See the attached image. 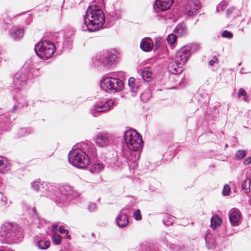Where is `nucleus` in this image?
<instances>
[{"instance_id":"obj_1","label":"nucleus","mask_w":251,"mask_h":251,"mask_svg":"<svg viewBox=\"0 0 251 251\" xmlns=\"http://www.w3.org/2000/svg\"><path fill=\"white\" fill-rule=\"evenodd\" d=\"M98 5H92L87 9L82 25L83 31L93 32L101 28L105 21L104 15L101 9L104 6L105 0H95Z\"/></svg>"},{"instance_id":"obj_2","label":"nucleus","mask_w":251,"mask_h":251,"mask_svg":"<svg viewBox=\"0 0 251 251\" xmlns=\"http://www.w3.org/2000/svg\"><path fill=\"white\" fill-rule=\"evenodd\" d=\"M124 139L128 149L123 151L124 156L128 161L136 162L139 159L140 152L143 147L141 135L134 129L127 130L124 133Z\"/></svg>"},{"instance_id":"obj_3","label":"nucleus","mask_w":251,"mask_h":251,"mask_svg":"<svg viewBox=\"0 0 251 251\" xmlns=\"http://www.w3.org/2000/svg\"><path fill=\"white\" fill-rule=\"evenodd\" d=\"M20 227L15 223H4L1 228L0 240L5 243L13 244L22 236Z\"/></svg>"},{"instance_id":"obj_4","label":"nucleus","mask_w":251,"mask_h":251,"mask_svg":"<svg viewBox=\"0 0 251 251\" xmlns=\"http://www.w3.org/2000/svg\"><path fill=\"white\" fill-rule=\"evenodd\" d=\"M68 158L69 162L77 168H84L90 163V158L88 154L79 148L71 150Z\"/></svg>"},{"instance_id":"obj_5","label":"nucleus","mask_w":251,"mask_h":251,"mask_svg":"<svg viewBox=\"0 0 251 251\" xmlns=\"http://www.w3.org/2000/svg\"><path fill=\"white\" fill-rule=\"evenodd\" d=\"M34 50L40 58L46 59L54 52L55 46L50 41L44 40L38 43L35 46Z\"/></svg>"},{"instance_id":"obj_6","label":"nucleus","mask_w":251,"mask_h":251,"mask_svg":"<svg viewBox=\"0 0 251 251\" xmlns=\"http://www.w3.org/2000/svg\"><path fill=\"white\" fill-rule=\"evenodd\" d=\"M200 49L198 44H192L191 46L182 48L178 50L174 59V61L180 66H183L188 60L192 53Z\"/></svg>"},{"instance_id":"obj_7","label":"nucleus","mask_w":251,"mask_h":251,"mask_svg":"<svg viewBox=\"0 0 251 251\" xmlns=\"http://www.w3.org/2000/svg\"><path fill=\"white\" fill-rule=\"evenodd\" d=\"M100 87L105 91L117 92L122 90L124 85L119 78L109 76L101 80Z\"/></svg>"},{"instance_id":"obj_8","label":"nucleus","mask_w":251,"mask_h":251,"mask_svg":"<svg viewBox=\"0 0 251 251\" xmlns=\"http://www.w3.org/2000/svg\"><path fill=\"white\" fill-rule=\"evenodd\" d=\"M74 192L73 188L69 185H64L60 188L57 195L52 196L50 198L53 200L56 203H62L64 201H69L72 199ZM53 195H55L53 194Z\"/></svg>"},{"instance_id":"obj_9","label":"nucleus","mask_w":251,"mask_h":251,"mask_svg":"<svg viewBox=\"0 0 251 251\" xmlns=\"http://www.w3.org/2000/svg\"><path fill=\"white\" fill-rule=\"evenodd\" d=\"M96 144L100 147H103L109 145L113 141L112 136L105 131L99 133L95 139Z\"/></svg>"},{"instance_id":"obj_10","label":"nucleus","mask_w":251,"mask_h":251,"mask_svg":"<svg viewBox=\"0 0 251 251\" xmlns=\"http://www.w3.org/2000/svg\"><path fill=\"white\" fill-rule=\"evenodd\" d=\"M117 57V52L115 51H111L104 52L99 58L97 56V59H100L104 65L110 66L116 61Z\"/></svg>"},{"instance_id":"obj_11","label":"nucleus","mask_w":251,"mask_h":251,"mask_svg":"<svg viewBox=\"0 0 251 251\" xmlns=\"http://www.w3.org/2000/svg\"><path fill=\"white\" fill-rule=\"evenodd\" d=\"M32 188L42 193V195H44V193L47 195V197H51V191L53 190L54 187L51 186H48L45 183H42L39 181H35L32 183Z\"/></svg>"},{"instance_id":"obj_12","label":"nucleus","mask_w":251,"mask_h":251,"mask_svg":"<svg viewBox=\"0 0 251 251\" xmlns=\"http://www.w3.org/2000/svg\"><path fill=\"white\" fill-rule=\"evenodd\" d=\"M174 0H156L153 7L156 13L163 12L168 9L173 4Z\"/></svg>"},{"instance_id":"obj_13","label":"nucleus","mask_w":251,"mask_h":251,"mask_svg":"<svg viewBox=\"0 0 251 251\" xmlns=\"http://www.w3.org/2000/svg\"><path fill=\"white\" fill-rule=\"evenodd\" d=\"M27 76L25 74L22 72L17 73L13 78V84L17 89H21L25 85Z\"/></svg>"},{"instance_id":"obj_14","label":"nucleus","mask_w":251,"mask_h":251,"mask_svg":"<svg viewBox=\"0 0 251 251\" xmlns=\"http://www.w3.org/2000/svg\"><path fill=\"white\" fill-rule=\"evenodd\" d=\"M128 210V207H125L122 209L116 218V223L119 227H125L127 225L128 218L127 215V211Z\"/></svg>"},{"instance_id":"obj_15","label":"nucleus","mask_w":251,"mask_h":251,"mask_svg":"<svg viewBox=\"0 0 251 251\" xmlns=\"http://www.w3.org/2000/svg\"><path fill=\"white\" fill-rule=\"evenodd\" d=\"M229 219L232 226H237L241 221V212L236 208L231 209L228 213Z\"/></svg>"},{"instance_id":"obj_16","label":"nucleus","mask_w":251,"mask_h":251,"mask_svg":"<svg viewBox=\"0 0 251 251\" xmlns=\"http://www.w3.org/2000/svg\"><path fill=\"white\" fill-rule=\"evenodd\" d=\"M34 241L36 246L41 250L48 249L50 245V242L43 238L41 235L35 236Z\"/></svg>"},{"instance_id":"obj_17","label":"nucleus","mask_w":251,"mask_h":251,"mask_svg":"<svg viewBox=\"0 0 251 251\" xmlns=\"http://www.w3.org/2000/svg\"><path fill=\"white\" fill-rule=\"evenodd\" d=\"M105 112L102 101H97L91 109V113L94 117H98L100 113Z\"/></svg>"},{"instance_id":"obj_18","label":"nucleus","mask_w":251,"mask_h":251,"mask_svg":"<svg viewBox=\"0 0 251 251\" xmlns=\"http://www.w3.org/2000/svg\"><path fill=\"white\" fill-rule=\"evenodd\" d=\"M160 16L163 18L164 22L167 24L175 23L179 17V15L176 12L167 13L165 15L160 14Z\"/></svg>"},{"instance_id":"obj_19","label":"nucleus","mask_w":251,"mask_h":251,"mask_svg":"<svg viewBox=\"0 0 251 251\" xmlns=\"http://www.w3.org/2000/svg\"><path fill=\"white\" fill-rule=\"evenodd\" d=\"M80 148L79 149L87 153L88 156L90 154L94 155L96 152V149L94 144L89 141L82 143L80 145Z\"/></svg>"},{"instance_id":"obj_20","label":"nucleus","mask_w":251,"mask_h":251,"mask_svg":"<svg viewBox=\"0 0 251 251\" xmlns=\"http://www.w3.org/2000/svg\"><path fill=\"white\" fill-rule=\"evenodd\" d=\"M174 32L178 37L186 35L188 33L186 25L183 23L178 24L175 28Z\"/></svg>"},{"instance_id":"obj_21","label":"nucleus","mask_w":251,"mask_h":251,"mask_svg":"<svg viewBox=\"0 0 251 251\" xmlns=\"http://www.w3.org/2000/svg\"><path fill=\"white\" fill-rule=\"evenodd\" d=\"M57 226L58 224L53 225L50 229V232L52 234H50V235L52 236V239L53 243L55 245L60 244L62 240L61 236L55 232Z\"/></svg>"},{"instance_id":"obj_22","label":"nucleus","mask_w":251,"mask_h":251,"mask_svg":"<svg viewBox=\"0 0 251 251\" xmlns=\"http://www.w3.org/2000/svg\"><path fill=\"white\" fill-rule=\"evenodd\" d=\"M10 169V163L7 159L0 156V173H4Z\"/></svg>"},{"instance_id":"obj_23","label":"nucleus","mask_w":251,"mask_h":251,"mask_svg":"<svg viewBox=\"0 0 251 251\" xmlns=\"http://www.w3.org/2000/svg\"><path fill=\"white\" fill-rule=\"evenodd\" d=\"M183 66H180L179 64L176 63L174 61V63L169 66L168 70L170 73L173 75H177L181 74L183 71Z\"/></svg>"},{"instance_id":"obj_24","label":"nucleus","mask_w":251,"mask_h":251,"mask_svg":"<svg viewBox=\"0 0 251 251\" xmlns=\"http://www.w3.org/2000/svg\"><path fill=\"white\" fill-rule=\"evenodd\" d=\"M152 74L151 69L149 67L144 68L141 73L142 77L147 81H150L151 80Z\"/></svg>"},{"instance_id":"obj_25","label":"nucleus","mask_w":251,"mask_h":251,"mask_svg":"<svg viewBox=\"0 0 251 251\" xmlns=\"http://www.w3.org/2000/svg\"><path fill=\"white\" fill-rule=\"evenodd\" d=\"M152 47V40L150 38L143 39L140 44L141 48L144 51H148Z\"/></svg>"},{"instance_id":"obj_26","label":"nucleus","mask_w":251,"mask_h":251,"mask_svg":"<svg viewBox=\"0 0 251 251\" xmlns=\"http://www.w3.org/2000/svg\"><path fill=\"white\" fill-rule=\"evenodd\" d=\"M211 227L213 229H215L219 226L222 223V219L217 214H215L211 219Z\"/></svg>"},{"instance_id":"obj_27","label":"nucleus","mask_w":251,"mask_h":251,"mask_svg":"<svg viewBox=\"0 0 251 251\" xmlns=\"http://www.w3.org/2000/svg\"><path fill=\"white\" fill-rule=\"evenodd\" d=\"M24 30L22 28H17L13 31L11 32L10 35L12 38L15 40L21 39L23 37Z\"/></svg>"},{"instance_id":"obj_28","label":"nucleus","mask_w":251,"mask_h":251,"mask_svg":"<svg viewBox=\"0 0 251 251\" xmlns=\"http://www.w3.org/2000/svg\"><path fill=\"white\" fill-rule=\"evenodd\" d=\"M104 165L102 163L100 162H96L91 165L90 170L92 173H96L102 169Z\"/></svg>"},{"instance_id":"obj_29","label":"nucleus","mask_w":251,"mask_h":251,"mask_svg":"<svg viewBox=\"0 0 251 251\" xmlns=\"http://www.w3.org/2000/svg\"><path fill=\"white\" fill-rule=\"evenodd\" d=\"M251 181L248 179H246L241 184V189L245 193H248L250 192Z\"/></svg>"},{"instance_id":"obj_30","label":"nucleus","mask_w":251,"mask_h":251,"mask_svg":"<svg viewBox=\"0 0 251 251\" xmlns=\"http://www.w3.org/2000/svg\"><path fill=\"white\" fill-rule=\"evenodd\" d=\"M151 96V92L149 90H146L141 94V100L144 102H147L150 99Z\"/></svg>"},{"instance_id":"obj_31","label":"nucleus","mask_w":251,"mask_h":251,"mask_svg":"<svg viewBox=\"0 0 251 251\" xmlns=\"http://www.w3.org/2000/svg\"><path fill=\"white\" fill-rule=\"evenodd\" d=\"M102 103L106 112L112 108V107L114 104L113 100L111 99H109L105 101H102Z\"/></svg>"},{"instance_id":"obj_32","label":"nucleus","mask_w":251,"mask_h":251,"mask_svg":"<svg viewBox=\"0 0 251 251\" xmlns=\"http://www.w3.org/2000/svg\"><path fill=\"white\" fill-rule=\"evenodd\" d=\"M208 237L206 236L205 238L206 243L209 249L214 248L216 245V241H215L213 237H209L208 240Z\"/></svg>"},{"instance_id":"obj_33","label":"nucleus","mask_w":251,"mask_h":251,"mask_svg":"<svg viewBox=\"0 0 251 251\" xmlns=\"http://www.w3.org/2000/svg\"><path fill=\"white\" fill-rule=\"evenodd\" d=\"M18 104L15 105L14 106L12 112H14L17 109L18 107L22 108L24 107L25 105H27V104L25 100H24L23 99L18 100Z\"/></svg>"},{"instance_id":"obj_34","label":"nucleus","mask_w":251,"mask_h":251,"mask_svg":"<svg viewBox=\"0 0 251 251\" xmlns=\"http://www.w3.org/2000/svg\"><path fill=\"white\" fill-rule=\"evenodd\" d=\"M174 222V217L169 215H166L165 219L163 220V222L165 225L169 226L173 224Z\"/></svg>"},{"instance_id":"obj_35","label":"nucleus","mask_w":251,"mask_h":251,"mask_svg":"<svg viewBox=\"0 0 251 251\" xmlns=\"http://www.w3.org/2000/svg\"><path fill=\"white\" fill-rule=\"evenodd\" d=\"M176 36L175 34H170L167 37V41L169 44L172 46L174 44L176 40Z\"/></svg>"},{"instance_id":"obj_36","label":"nucleus","mask_w":251,"mask_h":251,"mask_svg":"<svg viewBox=\"0 0 251 251\" xmlns=\"http://www.w3.org/2000/svg\"><path fill=\"white\" fill-rule=\"evenodd\" d=\"M194 8L193 9H190L189 10V14H193L194 12H196L198 9L200 8V5L199 2L198 0H195L194 2Z\"/></svg>"},{"instance_id":"obj_37","label":"nucleus","mask_w":251,"mask_h":251,"mask_svg":"<svg viewBox=\"0 0 251 251\" xmlns=\"http://www.w3.org/2000/svg\"><path fill=\"white\" fill-rule=\"evenodd\" d=\"M135 79L133 77H131L128 80V85L131 88L133 92H135L137 88L135 87Z\"/></svg>"},{"instance_id":"obj_38","label":"nucleus","mask_w":251,"mask_h":251,"mask_svg":"<svg viewBox=\"0 0 251 251\" xmlns=\"http://www.w3.org/2000/svg\"><path fill=\"white\" fill-rule=\"evenodd\" d=\"M30 133V131L26 128H22L19 130V136L21 137L28 135Z\"/></svg>"},{"instance_id":"obj_39","label":"nucleus","mask_w":251,"mask_h":251,"mask_svg":"<svg viewBox=\"0 0 251 251\" xmlns=\"http://www.w3.org/2000/svg\"><path fill=\"white\" fill-rule=\"evenodd\" d=\"M246 155L245 151L243 150H239L236 153V156L239 159L243 158Z\"/></svg>"},{"instance_id":"obj_40","label":"nucleus","mask_w":251,"mask_h":251,"mask_svg":"<svg viewBox=\"0 0 251 251\" xmlns=\"http://www.w3.org/2000/svg\"><path fill=\"white\" fill-rule=\"evenodd\" d=\"M226 7V4L225 1H223L218 4L217 6V11L219 12L220 10H223Z\"/></svg>"},{"instance_id":"obj_41","label":"nucleus","mask_w":251,"mask_h":251,"mask_svg":"<svg viewBox=\"0 0 251 251\" xmlns=\"http://www.w3.org/2000/svg\"><path fill=\"white\" fill-rule=\"evenodd\" d=\"M230 191V188L229 185H225L223 191V194L224 196H227L228 195Z\"/></svg>"},{"instance_id":"obj_42","label":"nucleus","mask_w":251,"mask_h":251,"mask_svg":"<svg viewBox=\"0 0 251 251\" xmlns=\"http://www.w3.org/2000/svg\"><path fill=\"white\" fill-rule=\"evenodd\" d=\"M133 217L137 220H140L142 219L140 211L139 209L134 212Z\"/></svg>"},{"instance_id":"obj_43","label":"nucleus","mask_w":251,"mask_h":251,"mask_svg":"<svg viewBox=\"0 0 251 251\" xmlns=\"http://www.w3.org/2000/svg\"><path fill=\"white\" fill-rule=\"evenodd\" d=\"M222 36L224 37L230 38H232V34L230 31H228L227 30H225L222 33Z\"/></svg>"},{"instance_id":"obj_44","label":"nucleus","mask_w":251,"mask_h":251,"mask_svg":"<svg viewBox=\"0 0 251 251\" xmlns=\"http://www.w3.org/2000/svg\"><path fill=\"white\" fill-rule=\"evenodd\" d=\"M218 62H219V60H218V58H217V57L216 56H214L213 57V59H211L209 61V65L211 66H213L215 64V63H218Z\"/></svg>"},{"instance_id":"obj_45","label":"nucleus","mask_w":251,"mask_h":251,"mask_svg":"<svg viewBox=\"0 0 251 251\" xmlns=\"http://www.w3.org/2000/svg\"><path fill=\"white\" fill-rule=\"evenodd\" d=\"M7 204V198L4 196H2L0 199V204L1 206H5Z\"/></svg>"},{"instance_id":"obj_46","label":"nucleus","mask_w":251,"mask_h":251,"mask_svg":"<svg viewBox=\"0 0 251 251\" xmlns=\"http://www.w3.org/2000/svg\"><path fill=\"white\" fill-rule=\"evenodd\" d=\"M246 92L243 88H240L239 90V92L238 93V97L239 98L242 96H245L246 95Z\"/></svg>"},{"instance_id":"obj_47","label":"nucleus","mask_w":251,"mask_h":251,"mask_svg":"<svg viewBox=\"0 0 251 251\" xmlns=\"http://www.w3.org/2000/svg\"><path fill=\"white\" fill-rule=\"evenodd\" d=\"M58 231L59 232L61 233V234H63V233H65L66 234V235H68V233H69V231L67 229H65L64 228V226H61L60 227H59L58 228Z\"/></svg>"},{"instance_id":"obj_48","label":"nucleus","mask_w":251,"mask_h":251,"mask_svg":"<svg viewBox=\"0 0 251 251\" xmlns=\"http://www.w3.org/2000/svg\"><path fill=\"white\" fill-rule=\"evenodd\" d=\"M97 208V205L95 203H91L89 205L88 209L90 211H93Z\"/></svg>"},{"instance_id":"obj_49","label":"nucleus","mask_w":251,"mask_h":251,"mask_svg":"<svg viewBox=\"0 0 251 251\" xmlns=\"http://www.w3.org/2000/svg\"><path fill=\"white\" fill-rule=\"evenodd\" d=\"M251 163V156L247 157L244 162L245 165H248Z\"/></svg>"},{"instance_id":"obj_50","label":"nucleus","mask_w":251,"mask_h":251,"mask_svg":"<svg viewBox=\"0 0 251 251\" xmlns=\"http://www.w3.org/2000/svg\"><path fill=\"white\" fill-rule=\"evenodd\" d=\"M234 10V8H231L228 9L226 10L227 16V17L229 16L232 14V13L233 12Z\"/></svg>"},{"instance_id":"obj_51","label":"nucleus","mask_w":251,"mask_h":251,"mask_svg":"<svg viewBox=\"0 0 251 251\" xmlns=\"http://www.w3.org/2000/svg\"><path fill=\"white\" fill-rule=\"evenodd\" d=\"M243 100L245 101H248V97L247 96V95H245V96H244V98H243Z\"/></svg>"},{"instance_id":"obj_52","label":"nucleus","mask_w":251,"mask_h":251,"mask_svg":"<svg viewBox=\"0 0 251 251\" xmlns=\"http://www.w3.org/2000/svg\"><path fill=\"white\" fill-rule=\"evenodd\" d=\"M155 42H156V46H158V42L156 41H155Z\"/></svg>"}]
</instances>
